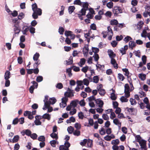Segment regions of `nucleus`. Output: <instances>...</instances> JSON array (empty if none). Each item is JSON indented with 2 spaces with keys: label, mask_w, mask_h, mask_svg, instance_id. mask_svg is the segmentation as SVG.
Returning <instances> with one entry per match:
<instances>
[{
  "label": "nucleus",
  "mask_w": 150,
  "mask_h": 150,
  "mask_svg": "<svg viewBox=\"0 0 150 150\" xmlns=\"http://www.w3.org/2000/svg\"><path fill=\"white\" fill-rule=\"evenodd\" d=\"M32 9L33 11L32 16L34 19L37 18L38 15L40 16L41 15L42 10L41 9L38 8L37 5L36 3L32 4Z\"/></svg>",
  "instance_id": "f257e3e1"
},
{
  "label": "nucleus",
  "mask_w": 150,
  "mask_h": 150,
  "mask_svg": "<svg viewBox=\"0 0 150 150\" xmlns=\"http://www.w3.org/2000/svg\"><path fill=\"white\" fill-rule=\"evenodd\" d=\"M88 4L87 2H84L83 3V8H82L80 12V13H82V15H85L86 11L88 9Z\"/></svg>",
  "instance_id": "f03ea898"
},
{
  "label": "nucleus",
  "mask_w": 150,
  "mask_h": 150,
  "mask_svg": "<svg viewBox=\"0 0 150 150\" xmlns=\"http://www.w3.org/2000/svg\"><path fill=\"white\" fill-rule=\"evenodd\" d=\"M130 89L129 86V84L126 83L125 86V96L127 98H129L130 95Z\"/></svg>",
  "instance_id": "7ed1b4c3"
},
{
  "label": "nucleus",
  "mask_w": 150,
  "mask_h": 150,
  "mask_svg": "<svg viewBox=\"0 0 150 150\" xmlns=\"http://www.w3.org/2000/svg\"><path fill=\"white\" fill-rule=\"evenodd\" d=\"M64 145V146L61 145L59 147V150H69V148L70 146V144L67 141H66Z\"/></svg>",
  "instance_id": "20e7f679"
},
{
  "label": "nucleus",
  "mask_w": 150,
  "mask_h": 150,
  "mask_svg": "<svg viewBox=\"0 0 150 150\" xmlns=\"http://www.w3.org/2000/svg\"><path fill=\"white\" fill-rule=\"evenodd\" d=\"M68 98L66 97H63L62 98V102L59 104L61 108H63L67 105V102L68 101Z\"/></svg>",
  "instance_id": "39448f33"
},
{
  "label": "nucleus",
  "mask_w": 150,
  "mask_h": 150,
  "mask_svg": "<svg viewBox=\"0 0 150 150\" xmlns=\"http://www.w3.org/2000/svg\"><path fill=\"white\" fill-rule=\"evenodd\" d=\"M113 12L115 16H117L118 14L122 12L121 8L118 6L115 7L113 10Z\"/></svg>",
  "instance_id": "423d86ee"
},
{
  "label": "nucleus",
  "mask_w": 150,
  "mask_h": 150,
  "mask_svg": "<svg viewBox=\"0 0 150 150\" xmlns=\"http://www.w3.org/2000/svg\"><path fill=\"white\" fill-rule=\"evenodd\" d=\"M35 120L34 121L35 124L36 125H41L42 122L40 120L42 119V116L40 115H36L35 117Z\"/></svg>",
  "instance_id": "0eeeda50"
},
{
  "label": "nucleus",
  "mask_w": 150,
  "mask_h": 150,
  "mask_svg": "<svg viewBox=\"0 0 150 150\" xmlns=\"http://www.w3.org/2000/svg\"><path fill=\"white\" fill-rule=\"evenodd\" d=\"M31 83L33 85L31 86L29 88L30 92L32 93L33 92V90L35 88H36L38 86V83L35 81H33L31 82Z\"/></svg>",
  "instance_id": "6e6552de"
},
{
  "label": "nucleus",
  "mask_w": 150,
  "mask_h": 150,
  "mask_svg": "<svg viewBox=\"0 0 150 150\" xmlns=\"http://www.w3.org/2000/svg\"><path fill=\"white\" fill-rule=\"evenodd\" d=\"M107 33L108 34L109 36L108 39L109 40H111L113 36V33L111 28L110 26H109L107 27Z\"/></svg>",
  "instance_id": "1a4fd4ad"
},
{
  "label": "nucleus",
  "mask_w": 150,
  "mask_h": 150,
  "mask_svg": "<svg viewBox=\"0 0 150 150\" xmlns=\"http://www.w3.org/2000/svg\"><path fill=\"white\" fill-rule=\"evenodd\" d=\"M88 50L89 48L88 45H85L83 48V52L84 56L86 57L87 56Z\"/></svg>",
  "instance_id": "9d476101"
},
{
  "label": "nucleus",
  "mask_w": 150,
  "mask_h": 150,
  "mask_svg": "<svg viewBox=\"0 0 150 150\" xmlns=\"http://www.w3.org/2000/svg\"><path fill=\"white\" fill-rule=\"evenodd\" d=\"M96 103L98 105L100 108L103 107L104 104L103 101L100 99H97L95 100Z\"/></svg>",
  "instance_id": "9b49d317"
},
{
  "label": "nucleus",
  "mask_w": 150,
  "mask_h": 150,
  "mask_svg": "<svg viewBox=\"0 0 150 150\" xmlns=\"http://www.w3.org/2000/svg\"><path fill=\"white\" fill-rule=\"evenodd\" d=\"M139 144L141 146L142 149H146V141L144 140H141L139 142Z\"/></svg>",
  "instance_id": "f8f14e48"
},
{
  "label": "nucleus",
  "mask_w": 150,
  "mask_h": 150,
  "mask_svg": "<svg viewBox=\"0 0 150 150\" xmlns=\"http://www.w3.org/2000/svg\"><path fill=\"white\" fill-rule=\"evenodd\" d=\"M65 96L64 97H71L74 96V95L72 91H69L66 92L64 94Z\"/></svg>",
  "instance_id": "ddd939ff"
},
{
  "label": "nucleus",
  "mask_w": 150,
  "mask_h": 150,
  "mask_svg": "<svg viewBox=\"0 0 150 150\" xmlns=\"http://www.w3.org/2000/svg\"><path fill=\"white\" fill-rule=\"evenodd\" d=\"M128 46L127 45H125L123 47H122L120 50V52L122 55L126 54V51L128 49Z\"/></svg>",
  "instance_id": "4468645a"
},
{
  "label": "nucleus",
  "mask_w": 150,
  "mask_h": 150,
  "mask_svg": "<svg viewBox=\"0 0 150 150\" xmlns=\"http://www.w3.org/2000/svg\"><path fill=\"white\" fill-rule=\"evenodd\" d=\"M113 122L115 124L117 125L119 129L120 128L121 123V122H120V121L118 119L115 118L113 120Z\"/></svg>",
  "instance_id": "2eb2a0df"
},
{
  "label": "nucleus",
  "mask_w": 150,
  "mask_h": 150,
  "mask_svg": "<svg viewBox=\"0 0 150 150\" xmlns=\"http://www.w3.org/2000/svg\"><path fill=\"white\" fill-rule=\"evenodd\" d=\"M14 28L13 30L15 32V34H18L20 32V30L19 28L18 25H14L13 26Z\"/></svg>",
  "instance_id": "dca6fc26"
},
{
  "label": "nucleus",
  "mask_w": 150,
  "mask_h": 150,
  "mask_svg": "<svg viewBox=\"0 0 150 150\" xmlns=\"http://www.w3.org/2000/svg\"><path fill=\"white\" fill-rule=\"evenodd\" d=\"M111 59V63L113 65L115 68L117 69L118 68L117 64L116 63L115 60L113 59V58Z\"/></svg>",
  "instance_id": "f3484780"
},
{
  "label": "nucleus",
  "mask_w": 150,
  "mask_h": 150,
  "mask_svg": "<svg viewBox=\"0 0 150 150\" xmlns=\"http://www.w3.org/2000/svg\"><path fill=\"white\" fill-rule=\"evenodd\" d=\"M148 30V28H145L143 31L142 32L141 34V36L142 37H144L145 38L147 37L148 34L146 32V30Z\"/></svg>",
  "instance_id": "a211bd4d"
},
{
  "label": "nucleus",
  "mask_w": 150,
  "mask_h": 150,
  "mask_svg": "<svg viewBox=\"0 0 150 150\" xmlns=\"http://www.w3.org/2000/svg\"><path fill=\"white\" fill-rule=\"evenodd\" d=\"M108 52L110 58H114L115 57V54L113 52L112 50H108Z\"/></svg>",
  "instance_id": "6ab92c4d"
},
{
  "label": "nucleus",
  "mask_w": 150,
  "mask_h": 150,
  "mask_svg": "<svg viewBox=\"0 0 150 150\" xmlns=\"http://www.w3.org/2000/svg\"><path fill=\"white\" fill-rule=\"evenodd\" d=\"M11 76L10 72L8 71H6L4 75V78L5 80L8 79Z\"/></svg>",
  "instance_id": "aec40b11"
},
{
  "label": "nucleus",
  "mask_w": 150,
  "mask_h": 150,
  "mask_svg": "<svg viewBox=\"0 0 150 150\" xmlns=\"http://www.w3.org/2000/svg\"><path fill=\"white\" fill-rule=\"evenodd\" d=\"M142 89L141 88H139L140 91L139 92V96L142 98L146 96V94L145 92L142 91Z\"/></svg>",
  "instance_id": "412c9836"
},
{
  "label": "nucleus",
  "mask_w": 150,
  "mask_h": 150,
  "mask_svg": "<svg viewBox=\"0 0 150 150\" xmlns=\"http://www.w3.org/2000/svg\"><path fill=\"white\" fill-rule=\"evenodd\" d=\"M122 71L125 73L124 74L125 76H127V78H129L130 76L129 75V73L128 69L126 68L123 69Z\"/></svg>",
  "instance_id": "4be33fe9"
},
{
  "label": "nucleus",
  "mask_w": 150,
  "mask_h": 150,
  "mask_svg": "<svg viewBox=\"0 0 150 150\" xmlns=\"http://www.w3.org/2000/svg\"><path fill=\"white\" fill-rule=\"evenodd\" d=\"M42 118H43L47 119L48 120H49L51 118V116L50 115L47 113H45L42 116Z\"/></svg>",
  "instance_id": "5701e85b"
},
{
  "label": "nucleus",
  "mask_w": 150,
  "mask_h": 150,
  "mask_svg": "<svg viewBox=\"0 0 150 150\" xmlns=\"http://www.w3.org/2000/svg\"><path fill=\"white\" fill-rule=\"evenodd\" d=\"M136 46L135 43L133 41H130L129 43V47L131 49H132L134 47Z\"/></svg>",
  "instance_id": "b1692460"
},
{
  "label": "nucleus",
  "mask_w": 150,
  "mask_h": 150,
  "mask_svg": "<svg viewBox=\"0 0 150 150\" xmlns=\"http://www.w3.org/2000/svg\"><path fill=\"white\" fill-rule=\"evenodd\" d=\"M50 136L52 138L55 139L56 140H57L58 139L57 132V133H52L50 134Z\"/></svg>",
  "instance_id": "393cba45"
},
{
  "label": "nucleus",
  "mask_w": 150,
  "mask_h": 150,
  "mask_svg": "<svg viewBox=\"0 0 150 150\" xmlns=\"http://www.w3.org/2000/svg\"><path fill=\"white\" fill-rule=\"evenodd\" d=\"M56 101V100L55 98H52L50 99L49 102L50 103V105L51 104H53Z\"/></svg>",
  "instance_id": "a878e982"
},
{
  "label": "nucleus",
  "mask_w": 150,
  "mask_h": 150,
  "mask_svg": "<svg viewBox=\"0 0 150 150\" xmlns=\"http://www.w3.org/2000/svg\"><path fill=\"white\" fill-rule=\"evenodd\" d=\"M139 77L141 80L144 81L146 79V75L143 74H140L138 75Z\"/></svg>",
  "instance_id": "bb28decb"
},
{
  "label": "nucleus",
  "mask_w": 150,
  "mask_h": 150,
  "mask_svg": "<svg viewBox=\"0 0 150 150\" xmlns=\"http://www.w3.org/2000/svg\"><path fill=\"white\" fill-rule=\"evenodd\" d=\"M120 141L118 139L113 140L111 142V144L113 145H118L119 144Z\"/></svg>",
  "instance_id": "cd10ccee"
},
{
  "label": "nucleus",
  "mask_w": 150,
  "mask_h": 150,
  "mask_svg": "<svg viewBox=\"0 0 150 150\" xmlns=\"http://www.w3.org/2000/svg\"><path fill=\"white\" fill-rule=\"evenodd\" d=\"M86 62V59L84 58H81L80 59V64H79L80 67H82L84 65Z\"/></svg>",
  "instance_id": "c85d7f7f"
},
{
  "label": "nucleus",
  "mask_w": 150,
  "mask_h": 150,
  "mask_svg": "<svg viewBox=\"0 0 150 150\" xmlns=\"http://www.w3.org/2000/svg\"><path fill=\"white\" fill-rule=\"evenodd\" d=\"M75 9V7L73 6H69L68 8V11L69 14H71L73 12Z\"/></svg>",
  "instance_id": "c756f323"
},
{
  "label": "nucleus",
  "mask_w": 150,
  "mask_h": 150,
  "mask_svg": "<svg viewBox=\"0 0 150 150\" xmlns=\"http://www.w3.org/2000/svg\"><path fill=\"white\" fill-rule=\"evenodd\" d=\"M77 101L76 100H73L71 101L70 104L73 108H74L77 105Z\"/></svg>",
  "instance_id": "7c9ffc66"
},
{
  "label": "nucleus",
  "mask_w": 150,
  "mask_h": 150,
  "mask_svg": "<svg viewBox=\"0 0 150 150\" xmlns=\"http://www.w3.org/2000/svg\"><path fill=\"white\" fill-rule=\"evenodd\" d=\"M67 130L69 133L71 134L73 132L74 128L70 126L69 127H68Z\"/></svg>",
  "instance_id": "2f4dec72"
},
{
  "label": "nucleus",
  "mask_w": 150,
  "mask_h": 150,
  "mask_svg": "<svg viewBox=\"0 0 150 150\" xmlns=\"http://www.w3.org/2000/svg\"><path fill=\"white\" fill-rule=\"evenodd\" d=\"M125 96H122L120 98V100L122 102H126L128 101V99Z\"/></svg>",
  "instance_id": "473e14b6"
},
{
  "label": "nucleus",
  "mask_w": 150,
  "mask_h": 150,
  "mask_svg": "<svg viewBox=\"0 0 150 150\" xmlns=\"http://www.w3.org/2000/svg\"><path fill=\"white\" fill-rule=\"evenodd\" d=\"M99 94L101 96H104L106 92L104 89H102L98 91Z\"/></svg>",
  "instance_id": "72a5a7b5"
},
{
  "label": "nucleus",
  "mask_w": 150,
  "mask_h": 150,
  "mask_svg": "<svg viewBox=\"0 0 150 150\" xmlns=\"http://www.w3.org/2000/svg\"><path fill=\"white\" fill-rule=\"evenodd\" d=\"M92 140L89 139L87 140V146L88 147H91L92 146Z\"/></svg>",
  "instance_id": "f704fd0d"
},
{
  "label": "nucleus",
  "mask_w": 150,
  "mask_h": 150,
  "mask_svg": "<svg viewBox=\"0 0 150 150\" xmlns=\"http://www.w3.org/2000/svg\"><path fill=\"white\" fill-rule=\"evenodd\" d=\"M40 56V54L38 53H36L33 57V59L35 61H37Z\"/></svg>",
  "instance_id": "c9c22d12"
},
{
  "label": "nucleus",
  "mask_w": 150,
  "mask_h": 150,
  "mask_svg": "<svg viewBox=\"0 0 150 150\" xmlns=\"http://www.w3.org/2000/svg\"><path fill=\"white\" fill-rule=\"evenodd\" d=\"M118 24V22L116 20L113 19L110 21V24L112 25H115Z\"/></svg>",
  "instance_id": "e433bc0d"
},
{
  "label": "nucleus",
  "mask_w": 150,
  "mask_h": 150,
  "mask_svg": "<svg viewBox=\"0 0 150 150\" xmlns=\"http://www.w3.org/2000/svg\"><path fill=\"white\" fill-rule=\"evenodd\" d=\"M44 105L42 109L44 110H46L48 108V107L50 106V103H47L45 100L44 101Z\"/></svg>",
  "instance_id": "4c0bfd02"
},
{
  "label": "nucleus",
  "mask_w": 150,
  "mask_h": 150,
  "mask_svg": "<svg viewBox=\"0 0 150 150\" xmlns=\"http://www.w3.org/2000/svg\"><path fill=\"white\" fill-rule=\"evenodd\" d=\"M129 101L131 103V104L132 105H135L137 103L135 99L132 98H130Z\"/></svg>",
  "instance_id": "58836bf2"
},
{
  "label": "nucleus",
  "mask_w": 150,
  "mask_h": 150,
  "mask_svg": "<svg viewBox=\"0 0 150 150\" xmlns=\"http://www.w3.org/2000/svg\"><path fill=\"white\" fill-rule=\"evenodd\" d=\"M68 60H69V61H66V62H67L66 64L67 65H69L72 64L73 63L72 57H70Z\"/></svg>",
  "instance_id": "ea45409f"
},
{
  "label": "nucleus",
  "mask_w": 150,
  "mask_h": 150,
  "mask_svg": "<svg viewBox=\"0 0 150 150\" xmlns=\"http://www.w3.org/2000/svg\"><path fill=\"white\" fill-rule=\"evenodd\" d=\"M84 85L88 86L89 84V81L88 79H84L82 81Z\"/></svg>",
  "instance_id": "a19ab883"
},
{
  "label": "nucleus",
  "mask_w": 150,
  "mask_h": 150,
  "mask_svg": "<svg viewBox=\"0 0 150 150\" xmlns=\"http://www.w3.org/2000/svg\"><path fill=\"white\" fill-rule=\"evenodd\" d=\"M118 77L119 79L121 81H123L125 79L123 75L120 73L118 74Z\"/></svg>",
  "instance_id": "79ce46f5"
},
{
  "label": "nucleus",
  "mask_w": 150,
  "mask_h": 150,
  "mask_svg": "<svg viewBox=\"0 0 150 150\" xmlns=\"http://www.w3.org/2000/svg\"><path fill=\"white\" fill-rule=\"evenodd\" d=\"M93 82L96 83H97L98 82L99 80V78L97 76H94L93 77Z\"/></svg>",
  "instance_id": "37998d69"
},
{
  "label": "nucleus",
  "mask_w": 150,
  "mask_h": 150,
  "mask_svg": "<svg viewBox=\"0 0 150 150\" xmlns=\"http://www.w3.org/2000/svg\"><path fill=\"white\" fill-rule=\"evenodd\" d=\"M113 3L112 1H110L107 3L106 4L107 6L109 8H111L113 6Z\"/></svg>",
  "instance_id": "c03bdc74"
},
{
  "label": "nucleus",
  "mask_w": 150,
  "mask_h": 150,
  "mask_svg": "<svg viewBox=\"0 0 150 150\" xmlns=\"http://www.w3.org/2000/svg\"><path fill=\"white\" fill-rule=\"evenodd\" d=\"M72 34V32L70 31H66L65 32V35L67 37L71 36Z\"/></svg>",
  "instance_id": "a18cd8bd"
},
{
  "label": "nucleus",
  "mask_w": 150,
  "mask_h": 150,
  "mask_svg": "<svg viewBox=\"0 0 150 150\" xmlns=\"http://www.w3.org/2000/svg\"><path fill=\"white\" fill-rule=\"evenodd\" d=\"M19 137L18 135H17L14 137L13 139V143H15L17 142L18 140Z\"/></svg>",
  "instance_id": "49530a36"
},
{
  "label": "nucleus",
  "mask_w": 150,
  "mask_h": 150,
  "mask_svg": "<svg viewBox=\"0 0 150 150\" xmlns=\"http://www.w3.org/2000/svg\"><path fill=\"white\" fill-rule=\"evenodd\" d=\"M89 67L88 66H86L83 67L81 69V71L84 73H86L88 70Z\"/></svg>",
  "instance_id": "de8ad7c7"
},
{
  "label": "nucleus",
  "mask_w": 150,
  "mask_h": 150,
  "mask_svg": "<svg viewBox=\"0 0 150 150\" xmlns=\"http://www.w3.org/2000/svg\"><path fill=\"white\" fill-rule=\"evenodd\" d=\"M88 125L90 126H93L94 124L93 120L92 118H90L88 120Z\"/></svg>",
  "instance_id": "09e8293b"
},
{
  "label": "nucleus",
  "mask_w": 150,
  "mask_h": 150,
  "mask_svg": "<svg viewBox=\"0 0 150 150\" xmlns=\"http://www.w3.org/2000/svg\"><path fill=\"white\" fill-rule=\"evenodd\" d=\"M81 125L78 123H76L74 125V127L77 130L81 128Z\"/></svg>",
  "instance_id": "8fccbe9b"
},
{
  "label": "nucleus",
  "mask_w": 150,
  "mask_h": 150,
  "mask_svg": "<svg viewBox=\"0 0 150 150\" xmlns=\"http://www.w3.org/2000/svg\"><path fill=\"white\" fill-rule=\"evenodd\" d=\"M57 141L56 140H53L50 141V143L51 145L53 147H55L56 146L55 144L57 143Z\"/></svg>",
  "instance_id": "3c124183"
},
{
  "label": "nucleus",
  "mask_w": 150,
  "mask_h": 150,
  "mask_svg": "<svg viewBox=\"0 0 150 150\" xmlns=\"http://www.w3.org/2000/svg\"><path fill=\"white\" fill-rule=\"evenodd\" d=\"M132 39V38L129 36H127L125 37L123 40L125 42H128L131 40Z\"/></svg>",
  "instance_id": "603ef678"
},
{
  "label": "nucleus",
  "mask_w": 150,
  "mask_h": 150,
  "mask_svg": "<svg viewBox=\"0 0 150 150\" xmlns=\"http://www.w3.org/2000/svg\"><path fill=\"white\" fill-rule=\"evenodd\" d=\"M73 134L75 136H78L80 135V132L78 130H75L73 132Z\"/></svg>",
  "instance_id": "864d4df0"
},
{
  "label": "nucleus",
  "mask_w": 150,
  "mask_h": 150,
  "mask_svg": "<svg viewBox=\"0 0 150 150\" xmlns=\"http://www.w3.org/2000/svg\"><path fill=\"white\" fill-rule=\"evenodd\" d=\"M24 14L22 12L20 13L18 16V19L19 20H21L24 17Z\"/></svg>",
  "instance_id": "5fc2aeb1"
},
{
  "label": "nucleus",
  "mask_w": 150,
  "mask_h": 150,
  "mask_svg": "<svg viewBox=\"0 0 150 150\" xmlns=\"http://www.w3.org/2000/svg\"><path fill=\"white\" fill-rule=\"evenodd\" d=\"M102 117L105 120H108L109 119V118L107 114H104L102 115Z\"/></svg>",
  "instance_id": "6e6d98bb"
},
{
  "label": "nucleus",
  "mask_w": 150,
  "mask_h": 150,
  "mask_svg": "<svg viewBox=\"0 0 150 150\" xmlns=\"http://www.w3.org/2000/svg\"><path fill=\"white\" fill-rule=\"evenodd\" d=\"M88 99L89 100V102H92V101L94 100L95 101V100H96V98L94 96H92L89 97Z\"/></svg>",
  "instance_id": "4d7b16f0"
},
{
  "label": "nucleus",
  "mask_w": 150,
  "mask_h": 150,
  "mask_svg": "<svg viewBox=\"0 0 150 150\" xmlns=\"http://www.w3.org/2000/svg\"><path fill=\"white\" fill-rule=\"evenodd\" d=\"M78 116L79 118L81 119H83L84 117L83 113L81 112L78 113Z\"/></svg>",
  "instance_id": "13d9d810"
},
{
  "label": "nucleus",
  "mask_w": 150,
  "mask_h": 150,
  "mask_svg": "<svg viewBox=\"0 0 150 150\" xmlns=\"http://www.w3.org/2000/svg\"><path fill=\"white\" fill-rule=\"evenodd\" d=\"M142 63L146 64V56L145 55L143 56L142 58Z\"/></svg>",
  "instance_id": "bf43d9fd"
},
{
  "label": "nucleus",
  "mask_w": 150,
  "mask_h": 150,
  "mask_svg": "<svg viewBox=\"0 0 150 150\" xmlns=\"http://www.w3.org/2000/svg\"><path fill=\"white\" fill-rule=\"evenodd\" d=\"M99 132L101 135L105 134V129L103 128H102L101 129L99 130Z\"/></svg>",
  "instance_id": "052dcab7"
},
{
  "label": "nucleus",
  "mask_w": 150,
  "mask_h": 150,
  "mask_svg": "<svg viewBox=\"0 0 150 150\" xmlns=\"http://www.w3.org/2000/svg\"><path fill=\"white\" fill-rule=\"evenodd\" d=\"M71 70L70 68H69L66 69V72L68 73L69 76L71 77L72 75L71 73Z\"/></svg>",
  "instance_id": "680f3d73"
},
{
  "label": "nucleus",
  "mask_w": 150,
  "mask_h": 150,
  "mask_svg": "<svg viewBox=\"0 0 150 150\" xmlns=\"http://www.w3.org/2000/svg\"><path fill=\"white\" fill-rule=\"evenodd\" d=\"M38 140L40 141L44 142L45 141V137L43 136H41L38 138Z\"/></svg>",
  "instance_id": "e2e57ef3"
},
{
  "label": "nucleus",
  "mask_w": 150,
  "mask_h": 150,
  "mask_svg": "<svg viewBox=\"0 0 150 150\" xmlns=\"http://www.w3.org/2000/svg\"><path fill=\"white\" fill-rule=\"evenodd\" d=\"M76 110L75 108H73L72 110L70 111L69 113L70 115H73L76 113Z\"/></svg>",
  "instance_id": "0e129e2a"
},
{
  "label": "nucleus",
  "mask_w": 150,
  "mask_h": 150,
  "mask_svg": "<svg viewBox=\"0 0 150 150\" xmlns=\"http://www.w3.org/2000/svg\"><path fill=\"white\" fill-rule=\"evenodd\" d=\"M116 98V96L114 93H112L111 94V98L112 100H115Z\"/></svg>",
  "instance_id": "69168bd1"
},
{
  "label": "nucleus",
  "mask_w": 150,
  "mask_h": 150,
  "mask_svg": "<svg viewBox=\"0 0 150 150\" xmlns=\"http://www.w3.org/2000/svg\"><path fill=\"white\" fill-rule=\"evenodd\" d=\"M93 57H94L95 60L96 61H97L99 59V57L98 54L96 53H94V55Z\"/></svg>",
  "instance_id": "338daca9"
},
{
  "label": "nucleus",
  "mask_w": 150,
  "mask_h": 150,
  "mask_svg": "<svg viewBox=\"0 0 150 150\" xmlns=\"http://www.w3.org/2000/svg\"><path fill=\"white\" fill-rule=\"evenodd\" d=\"M79 104L81 106H84L85 105V102L84 99L81 100L79 102Z\"/></svg>",
  "instance_id": "774afa93"
}]
</instances>
